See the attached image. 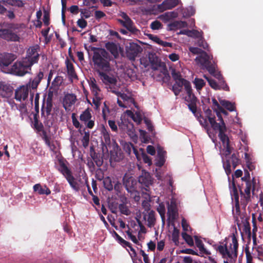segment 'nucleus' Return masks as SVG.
Returning a JSON list of instances; mask_svg holds the SVG:
<instances>
[{"mask_svg": "<svg viewBox=\"0 0 263 263\" xmlns=\"http://www.w3.org/2000/svg\"><path fill=\"white\" fill-rule=\"evenodd\" d=\"M238 233L235 232L225 238L220 245L215 246L217 252L224 260L223 263H235L238 253Z\"/></svg>", "mask_w": 263, "mask_h": 263, "instance_id": "nucleus-1", "label": "nucleus"}, {"mask_svg": "<svg viewBox=\"0 0 263 263\" xmlns=\"http://www.w3.org/2000/svg\"><path fill=\"white\" fill-rule=\"evenodd\" d=\"M92 58L93 68L99 73L102 71H110L111 66L110 61L112 57L105 49L102 48H93Z\"/></svg>", "mask_w": 263, "mask_h": 263, "instance_id": "nucleus-2", "label": "nucleus"}, {"mask_svg": "<svg viewBox=\"0 0 263 263\" xmlns=\"http://www.w3.org/2000/svg\"><path fill=\"white\" fill-rule=\"evenodd\" d=\"M32 65L25 59L21 61H16L8 69L6 73L11 74L16 76L23 77L27 73H30Z\"/></svg>", "mask_w": 263, "mask_h": 263, "instance_id": "nucleus-3", "label": "nucleus"}, {"mask_svg": "<svg viewBox=\"0 0 263 263\" xmlns=\"http://www.w3.org/2000/svg\"><path fill=\"white\" fill-rule=\"evenodd\" d=\"M45 97L46 95L44 96L42 104L41 117L44 119V123L45 125L50 127L53 124V122L48 119L53 107V102L45 101Z\"/></svg>", "mask_w": 263, "mask_h": 263, "instance_id": "nucleus-4", "label": "nucleus"}, {"mask_svg": "<svg viewBox=\"0 0 263 263\" xmlns=\"http://www.w3.org/2000/svg\"><path fill=\"white\" fill-rule=\"evenodd\" d=\"M213 57L209 55L205 51H203L195 59L196 61L204 67L208 72H213L214 66L216 64L214 61L212 62Z\"/></svg>", "mask_w": 263, "mask_h": 263, "instance_id": "nucleus-5", "label": "nucleus"}, {"mask_svg": "<svg viewBox=\"0 0 263 263\" xmlns=\"http://www.w3.org/2000/svg\"><path fill=\"white\" fill-rule=\"evenodd\" d=\"M187 96L185 98V100L187 102V106L189 109L192 112L195 117H198V113H197V98L193 93L192 86L185 90Z\"/></svg>", "mask_w": 263, "mask_h": 263, "instance_id": "nucleus-6", "label": "nucleus"}, {"mask_svg": "<svg viewBox=\"0 0 263 263\" xmlns=\"http://www.w3.org/2000/svg\"><path fill=\"white\" fill-rule=\"evenodd\" d=\"M0 38L7 42H19L20 37L16 32L13 31L12 27L0 29Z\"/></svg>", "mask_w": 263, "mask_h": 263, "instance_id": "nucleus-7", "label": "nucleus"}, {"mask_svg": "<svg viewBox=\"0 0 263 263\" xmlns=\"http://www.w3.org/2000/svg\"><path fill=\"white\" fill-rule=\"evenodd\" d=\"M16 59V56L11 53L3 52L0 53V68L2 71L6 73L9 65Z\"/></svg>", "mask_w": 263, "mask_h": 263, "instance_id": "nucleus-8", "label": "nucleus"}, {"mask_svg": "<svg viewBox=\"0 0 263 263\" xmlns=\"http://www.w3.org/2000/svg\"><path fill=\"white\" fill-rule=\"evenodd\" d=\"M138 181L141 184V187L147 192L149 191V186L153 183V179L150 173L145 170L142 171L141 174L139 176Z\"/></svg>", "mask_w": 263, "mask_h": 263, "instance_id": "nucleus-9", "label": "nucleus"}, {"mask_svg": "<svg viewBox=\"0 0 263 263\" xmlns=\"http://www.w3.org/2000/svg\"><path fill=\"white\" fill-rule=\"evenodd\" d=\"M142 50L141 47L137 43H129L126 47V54L128 59L134 61L139 53Z\"/></svg>", "mask_w": 263, "mask_h": 263, "instance_id": "nucleus-10", "label": "nucleus"}, {"mask_svg": "<svg viewBox=\"0 0 263 263\" xmlns=\"http://www.w3.org/2000/svg\"><path fill=\"white\" fill-rule=\"evenodd\" d=\"M39 47L36 46H32L30 47L27 52V56L24 58L32 66L38 62L40 54L37 52Z\"/></svg>", "mask_w": 263, "mask_h": 263, "instance_id": "nucleus-11", "label": "nucleus"}, {"mask_svg": "<svg viewBox=\"0 0 263 263\" xmlns=\"http://www.w3.org/2000/svg\"><path fill=\"white\" fill-rule=\"evenodd\" d=\"M123 184L128 193H133L136 190L137 180L132 176L125 175L123 178Z\"/></svg>", "mask_w": 263, "mask_h": 263, "instance_id": "nucleus-12", "label": "nucleus"}, {"mask_svg": "<svg viewBox=\"0 0 263 263\" xmlns=\"http://www.w3.org/2000/svg\"><path fill=\"white\" fill-rule=\"evenodd\" d=\"M252 189V184L251 181H247L246 184V189L244 190V192L242 191L241 189H240V202L241 204L243 205L245 208L248 202L250 200V192Z\"/></svg>", "mask_w": 263, "mask_h": 263, "instance_id": "nucleus-13", "label": "nucleus"}, {"mask_svg": "<svg viewBox=\"0 0 263 263\" xmlns=\"http://www.w3.org/2000/svg\"><path fill=\"white\" fill-rule=\"evenodd\" d=\"M44 77V73L42 71L37 73L36 76L33 79H30L29 82L25 85L27 86L28 90H36Z\"/></svg>", "mask_w": 263, "mask_h": 263, "instance_id": "nucleus-14", "label": "nucleus"}, {"mask_svg": "<svg viewBox=\"0 0 263 263\" xmlns=\"http://www.w3.org/2000/svg\"><path fill=\"white\" fill-rule=\"evenodd\" d=\"M29 91L27 86H21L15 90L14 99L20 102L25 101L28 98Z\"/></svg>", "mask_w": 263, "mask_h": 263, "instance_id": "nucleus-15", "label": "nucleus"}, {"mask_svg": "<svg viewBox=\"0 0 263 263\" xmlns=\"http://www.w3.org/2000/svg\"><path fill=\"white\" fill-rule=\"evenodd\" d=\"M179 4V0H165L157 5V9L160 12L175 8Z\"/></svg>", "mask_w": 263, "mask_h": 263, "instance_id": "nucleus-16", "label": "nucleus"}, {"mask_svg": "<svg viewBox=\"0 0 263 263\" xmlns=\"http://www.w3.org/2000/svg\"><path fill=\"white\" fill-rule=\"evenodd\" d=\"M167 214L168 220L173 222L178 215V210L175 202L172 201L170 203L167 202Z\"/></svg>", "mask_w": 263, "mask_h": 263, "instance_id": "nucleus-17", "label": "nucleus"}, {"mask_svg": "<svg viewBox=\"0 0 263 263\" xmlns=\"http://www.w3.org/2000/svg\"><path fill=\"white\" fill-rule=\"evenodd\" d=\"M76 96L73 93H67L64 96L63 99V107L66 110H70L71 107L74 105L76 102Z\"/></svg>", "mask_w": 263, "mask_h": 263, "instance_id": "nucleus-18", "label": "nucleus"}, {"mask_svg": "<svg viewBox=\"0 0 263 263\" xmlns=\"http://www.w3.org/2000/svg\"><path fill=\"white\" fill-rule=\"evenodd\" d=\"M65 64L69 80L72 82L73 79L78 80V77L76 72L74 66L68 58L65 61Z\"/></svg>", "mask_w": 263, "mask_h": 263, "instance_id": "nucleus-19", "label": "nucleus"}, {"mask_svg": "<svg viewBox=\"0 0 263 263\" xmlns=\"http://www.w3.org/2000/svg\"><path fill=\"white\" fill-rule=\"evenodd\" d=\"M65 161H66V160H64L63 159H59V166L57 169L65 177V178H66L71 175L72 174V172L65 163Z\"/></svg>", "mask_w": 263, "mask_h": 263, "instance_id": "nucleus-20", "label": "nucleus"}, {"mask_svg": "<svg viewBox=\"0 0 263 263\" xmlns=\"http://www.w3.org/2000/svg\"><path fill=\"white\" fill-rule=\"evenodd\" d=\"M194 237L195 241V245L199 250L198 256H203L204 254L207 255H211V252L204 248L202 241L199 239L197 236H194Z\"/></svg>", "mask_w": 263, "mask_h": 263, "instance_id": "nucleus-21", "label": "nucleus"}, {"mask_svg": "<svg viewBox=\"0 0 263 263\" xmlns=\"http://www.w3.org/2000/svg\"><path fill=\"white\" fill-rule=\"evenodd\" d=\"M109 71H102L98 73L101 80L105 84H116L117 82V79L114 77H110L107 73Z\"/></svg>", "mask_w": 263, "mask_h": 263, "instance_id": "nucleus-22", "label": "nucleus"}, {"mask_svg": "<svg viewBox=\"0 0 263 263\" xmlns=\"http://www.w3.org/2000/svg\"><path fill=\"white\" fill-rule=\"evenodd\" d=\"M33 191L36 192L39 195H46L50 194L51 191L50 189L46 186H42L40 183L35 184L33 186Z\"/></svg>", "mask_w": 263, "mask_h": 263, "instance_id": "nucleus-23", "label": "nucleus"}, {"mask_svg": "<svg viewBox=\"0 0 263 263\" xmlns=\"http://www.w3.org/2000/svg\"><path fill=\"white\" fill-rule=\"evenodd\" d=\"M118 21L132 33L137 35L140 32L139 30L134 25V23H128V22L121 19H118Z\"/></svg>", "mask_w": 263, "mask_h": 263, "instance_id": "nucleus-24", "label": "nucleus"}, {"mask_svg": "<svg viewBox=\"0 0 263 263\" xmlns=\"http://www.w3.org/2000/svg\"><path fill=\"white\" fill-rule=\"evenodd\" d=\"M148 59L152 66V68L154 70H157L159 67H162V64H163L161 62L160 60L155 54H149Z\"/></svg>", "mask_w": 263, "mask_h": 263, "instance_id": "nucleus-25", "label": "nucleus"}, {"mask_svg": "<svg viewBox=\"0 0 263 263\" xmlns=\"http://www.w3.org/2000/svg\"><path fill=\"white\" fill-rule=\"evenodd\" d=\"M186 25L187 24L185 22L175 21L167 25V30L170 31L176 30L178 29L184 27L186 26Z\"/></svg>", "mask_w": 263, "mask_h": 263, "instance_id": "nucleus-26", "label": "nucleus"}, {"mask_svg": "<svg viewBox=\"0 0 263 263\" xmlns=\"http://www.w3.org/2000/svg\"><path fill=\"white\" fill-rule=\"evenodd\" d=\"M180 34H185L188 36H190L194 38L199 39L200 37H202L203 32H199L197 30H182L180 32Z\"/></svg>", "mask_w": 263, "mask_h": 263, "instance_id": "nucleus-27", "label": "nucleus"}, {"mask_svg": "<svg viewBox=\"0 0 263 263\" xmlns=\"http://www.w3.org/2000/svg\"><path fill=\"white\" fill-rule=\"evenodd\" d=\"M214 110L216 112V115L218 117V120L219 121V123L217 122V125H214V126H211L212 128L216 130L217 129H220V128H222L223 126L224 127H226V124L224 123V122L223 120L222 117L221 115L220 114V112H218V110L216 109L215 108H214Z\"/></svg>", "mask_w": 263, "mask_h": 263, "instance_id": "nucleus-28", "label": "nucleus"}, {"mask_svg": "<svg viewBox=\"0 0 263 263\" xmlns=\"http://www.w3.org/2000/svg\"><path fill=\"white\" fill-rule=\"evenodd\" d=\"M219 131L218 137L222 143L223 145H225L226 143H228L230 142L228 136L225 134V132L227 130L226 127L223 126L222 128L220 129H217Z\"/></svg>", "mask_w": 263, "mask_h": 263, "instance_id": "nucleus-29", "label": "nucleus"}, {"mask_svg": "<svg viewBox=\"0 0 263 263\" xmlns=\"http://www.w3.org/2000/svg\"><path fill=\"white\" fill-rule=\"evenodd\" d=\"M90 156L97 166L100 167L102 165L103 163V159L100 154L97 153L95 151H91Z\"/></svg>", "mask_w": 263, "mask_h": 263, "instance_id": "nucleus-30", "label": "nucleus"}, {"mask_svg": "<svg viewBox=\"0 0 263 263\" xmlns=\"http://www.w3.org/2000/svg\"><path fill=\"white\" fill-rule=\"evenodd\" d=\"M119 127H126V132L129 136L133 137L136 136L135 129L134 128V124L133 123H129L128 124H125L123 123L122 125H119Z\"/></svg>", "mask_w": 263, "mask_h": 263, "instance_id": "nucleus-31", "label": "nucleus"}, {"mask_svg": "<svg viewBox=\"0 0 263 263\" xmlns=\"http://www.w3.org/2000/svg\"><path fill=\"white\" fill-rule=\"evenodd\" d=\"M123 149L128 155H130L133 151L136 156L138 155V151L131 142H126L123 146Z\"/></svg>", "mask_w": 263, "mask_h": 263, "instance_id": "nucleus-32", "label": "nucleus"}, {"mask_svg": "<svg viewBox=\"0 0 263 263\" xmlns=\"http://www.w3.org/2000/svg\"><path fill=\"white\" fill-rule=\"evenodd\" d=\"M105 47L115 57L118 55L117 46L115 43L108 42L105 44Z\"/></svg>", "mask_w": 263, "mask_h": 263, "instance_id": "nucleus-33", "label": "nucleus"}, {"mask_svg": "<svg viewBox=\"0 0 263 263\" xmlns=\"http://www.w3.org/2000/svg\"><path fill=\"white\" fill-rule=\"evenodd\" d=\"M65 178L66 179L70 186L73 190H74L76 192H78L80 190L79 185L77 182L75 180V178L73 176L72 174Z\"/></svg>", "mask_w": 263, "mask_h": 263, "instance_id": "nucleus-34", "label": "nucleus"}, {"mask_svg": "<svg viewBox=\"0 0 263 263\" xmlns=\"http://www.w3.org/2000/svg\"><path fill=\"white\" fill-rule=\"evenodd\" d=\"M204 113L205 115V118L208 119L211 126H214L213 125H217V122L215 120V117L214 115L212 114V110L210 108L206 109L204 111Z\"/></svg>", "mask_w": 263, "mask_h": 263, "instance_id": "nucleus-35", "label": "nucleus"}, {"mask_svg": "<svg viewBox=\"0 0 263 263\" xmlns=\"http://www.w3.org/2000/svg\"><path fill=\"white\" fill-rule=\"evenodd\" d=\"M219 103L222 106L224 107L230 111H233L235 110L236 107L235 104L232 103L229 101L225 100H220Z\"/></svg>", "mask_w": 263, "mask_h": 263, "instance_id": "nucleus-36", "label": "nucleus"}, {"mask_svg": "<svg viewBox=\"0 0 263 263\" xmlns=\"http://www.w3.org/2000/svg\"><path fill=\"white\" fill-rule=\"evenodd\" d=\"M147 213L144 214V218H146ZM147 215V222L148 223V226H154L155 223L156 218H155V212L153 210L149 211Z\"/></svg>", "mask_w": 263, "mask_h": 263, "instance_id": "nucleus-37", "label": "nucleus"}, {"mask_svg": "<svg viewBox=\"0 0 263 263\" xmlns=\"http://www.w3.org/2000/svg\"><path fill=\"white\" fill-rule=\"evenodd\" d=\"M11 92L12 90L9 86L3 83V86L0 89V95L3 98H7L10 96Z\"/></svg>", "mask_w": 263, "mask_h": 263, "instance_id": "nucleus-38", "label": "nucleus"}, {"mask_svg": "<svg viewBox=\"0 0 263 263\" xmlns=\"http://www.w3.org/2000/svg\"><path fill=\"white\" fill-rule=\"evenodd\" d=\"M39 117H36V115H33V119H34V128L36 129L38 132H42V136H43V132H46L44 130V126L43 124L41 122H39Z\"/></svg>", "mask_w": 263, "mask_h": 263, "instance_id": "nucleus-39", "label": "nucleus"}, {"mask_svg": "<svg viewBox=\"0 0 263 263\" xmlns=\"http://www.w3.org/2000/svg\"><path fill=\"white\" fill-rule=\"evenodd\" d=\"M91 114L89 108L85 109L80 115V120L86 123L91 118Z\"/></svg>", "mask_w": 263, "mask_h": 263, "instance_id": "nucleus-40", "label": "nucleus"}, {"mask_svg": "<svg viewBox=\"0 0 263 263\" xmlns=\"http://www.w3.org/2000/svg\"><path fill=\"white\" fill-rule=\"evenodd\" d=\"M232 184L233 186V192L235 199L236 210L237 212H240V208L239 204V195L234 181H233Z\"/></svg>", "mask_w": 263, "mask_h": 263, "instance_id": "nucleus-41", "label": "nucleus"}, {"mask_svg": "<svg viewBox=\"0 0 263 263\" xmlns=\"http://www.w3.org/2000/svg\"><path fill=\"white\" fill-rule=\"evenodd\" d=\"M63 82V78L61 76H57L51 83V85L50 86L55 90L59 89L60 86L61 85Z\"/></svg>", "mask_w": 263, "mask_h": 263, "instance_id": "nucleus-42", "label": "nucleus"}, {"mask_svg": "<svg viewBox=\"0 0 263 263\" xmlns=\"http://www.w3.org/2000/svg\"><path fill=\"white\" fill-rule=\"evenodd\" d=\"M175 84H176V86H177L178 87H179V88H181V87L183 86H184L185 90L187 89L188 88L191 87L190 82L182 78L179 80L176 81V83Z\"/></svg>", "mask_w": 263, "mask_h": 263, "instance_id": "nucleus-43", "label": "nucleus"}, {"mask_svg": "<svg viewBox=\"0 0 263 263\" xmlns=\"http://www.w3.org/2000/svg\"><path fill=\"white\" fill-rule=\"evenodd\" d=\"M157 211L160 214V216L162 220V222L164 224L165 223V205L163 202H161L159 204V205L157 208Z\"/></svg>", "mask_w": 263, "mask_h": 263, "instance_id": "nucleus-44", "label": "nucleus"}, {"mask_svg": "<svg viewBox=\"0 0 263 263\" xmlns=\"http://www.w3.org/2000/svg\"><path fill=\"white\" fill-rule=\"evenodd\" d=\"M42 139L45 141L46 144L50 148V150L54 151L55 148V146L53 143L50 142V137L47 135L46 132H43Z\"/></svg>", "mask_w": 263, "mask_h": 263, "instance_id": "nucleus-45", "label": "nucleus"}, {"mask_svg": "<svg viewBox=\"0 0 263 263\" xmlns=\"http://www.w3.org/2000/svg\"><path fill=\"white\" fill-rule=\"evenodd\" d=\"M3 2L19 8L23 7L24 6V2L21 0H3Z\"/></svg>", "mask_w": 263, "mask_h": 263, "instance_id": "nucleus-46", "label": "nucleus"}, {"mask_svg": "<svg viewBox=\"0 0 263 263\" xmlns=\"http://www.w3.org/2000/svg\"><path fill=\"white\" fill-rule=\"evenodd\" d=\"M89 86L93 96H99V92L100 91V89L97 84L96 81L95 79L91 81V82L89 83Z\"/></svg>", "mask_w": 263, "mask_h": 263, "instance_id": "nucleus-47", "label": "nucleus"}, {"mask_svg": "<svg viewBox=\"0 0 263 263\" xmlns=\"http://www.w3.org/2000/svg\"><path fill=\"white\" fill-rule=\"evenodd\" d=\"M177 16V13L174 11L167 12L160 16L162 20L169 21L171 18H175Z\"/></svg>", "mask_w": 263, "mask_h": 263, "instance_id": "nucleus-48", "label": "nucleus"}, {"mask_svg": "<svg viewBox=\"0 0 263 263\" xmlns=\"http://www.w3.org/2000/svg\"><path fill=\"white\" fill-rule=\"evenodd\" d=\"M58 90H55L54 88L49 87L47 91V95L46 96L47 98L46 99L45 98V101L53 102V96L54 95H57L58 94Z\"/></svg>", "mask_w": 263, "mask_h": 263, "instance_id": "nucleus-49", "label": "nucleus"}, {"mask_svg": "<svg viewBox=\"0 0 263 263\" xmlns=\"http://www.w3.org/2000/svg\"><path fill=\"white\" fill-rule=\"evenodd\" d=\"M181 236L185 242L190 247L194 246V242L192 237L186 233V232H182Z\"/></svg>", "mask_w": 263, "mask_h": 263, "instance_id": "nucleus-50", "label": "nucleus"}, {"mask_svg": "<svg viewBox=\"0 0 263 263\" xmlns=\"http://www.w3.org/2000/svg\"><path fill=\"white\" fill-rule=\"evenodd\" d=\"M195 88L198 91L201 90L205 85V82L202 79L196 78L194 81Z\"/></svg>", "mask_w": 263, "mask_h": 263, "instance_id": "nucleus-51", "label": "nucleus"}, {"mask_svg": "<svg viewBox=\"0 0 263 263\" xmlns=\"http://www.w3.org/2000/svg\"><path fill=\"white\" fill-rule=\"evenodd\" d=\"M229 160H230V163L232 164L233 169H235L236 167L240 161L238 156L235 154H232Z\"/></svg>", "mask_w": 263, "mask_h": 263, "instance_id": "nucleus-52", "label": "nucleus"}, {"mask_svg": "<svg viewBox=\"0 0 263 263\" xmlns=\"http://www.w3.org/2000/svg\"><path fill=\"white\" fill-rule=\"evenodd\" d=\"M104 187L109 191L113 190V184L110 177H106L103 181Z\"/></svg>", "mask_w": 263, "mask_h": 263, "instance_id": "nucleus-53", "label": "nucleus"}, {"mask_svg": "<svg viewBox=\"0 0 263 263\" xmlns=\"http://www.w3.org/2000/svg\"><path fill=\"white\" fill-rule=\"evenodd\" d=\"M172 240L176 244L179 243V230L174 228L172 234Z\"/></svg>", "mask_w": 263, "mask_h": 263, "instance_id": "nucleus-54", "label": "nucleus"}, {"mask_svg": "<svg viewBox=\"0 0 263 263\" xmlns=\"http://www.w3.org/2000/svg\"><path fill=\"white\" fill-rule=\"evenodd\" d=\"M204 78H205L208 81L210 86L213 89L215 90H219V87L218 86V83L216 82L213 79H212L205 75L204 76Z\"/></svg>", "mask_w": 263, "mask_h": 263, "instance_id": "nucleus-55", "label": "nucleus"}, {"mask_svg": "<svg viewBox=\"0 0 263 263\" xmlns=\"http://www.w3.org/2000/svg\"><path fill=\"white\" fill-rule=\"evenodd\" d=\"M217 65L216 64L214 66V70L213 72H209L211 75L216 78L218 81L223 79V77H222L221 73L220 71L216 70Z\"/></svg>", "mask_w": 263, "mask_h": 263, "instance_id": "nucleus-56", "label": "nucleus"}, {"mask_svg": "<svg viewBox=\"0 0 263 263\" xmlns=\"http://www.w3.org/2000/svg\"><path fill=\"white\" fill-rule=\"evenodd\" d=\"M198 113V117H196L200 122V124L204 127H208V123L207 122L206 119L203 117L199 112H197Z\"/></svg>", "mask_w": 263, "mask_h": 263, "instance_id": "nucleus-57", "label": "nucleus"}, {"mask_svg": "<svg viewBox=\"0 0 263 263\" xmlns=\"http://www.w3.org/2000/svg\"><path fill=\"white\" fill-rule=\"evenodd\" d=\"M198 113V117H196L200 122V124L204 127H208V123L207 122L206 119L203 117L199 112H197Z\"/></svg>", "mask_w": 263, "mask_h": 263, "instance_id": "nucleus-58", "label": "nucleus"}, {"mask_svg": "<svg viewBox=\"0 0 263 263\" xmlns=\"http://www.w3.org/2000/svg\"><path fill=\"white\" fill-rule=\"evenodd\" d=\"M197 44L198 46L204 49H207L209 46L208 44L203 39V35H202V37H200L198 39Z\"/></svg>", "mask_w": 263, "mask_h": 263, "instance_id": "nucleus-59", "label": "nucleus"}, {"mask_svg": "<svg viewBox=\"0 0 263 263\" xmlns=\"http://www.w3.org/2000/svg\"><path fill=\"white\" fill-rule=\"evenodd\" d=\"M119 209L120 212L125 215H128L130 214V211L127 206L124 203L120 204L119 205Z\"/></svg>", "mask_w": 263, "mask_h": 263, "instance_id": "nucleus-60", "label": "nucleus"}, {"mask_svg": "<svg viewBox=\"0 0 263 263\" xmlns=\"http://www.w3.org/2000/svg\"><path fill=\"white\" fill-rule=\"evenodd\" d=\"M162 27L161 23L157 20L153 21L151 24V28L153 30H158L162 28Z\"/></svg>", "mask_w": 263, "mask_h": 263, "instance_id": "nucleus-61", "label": "nucleus"}, {"mask_svg": "<svg viewBox=\"0 0 263 263\" xmlns=\"http://www.w3.org/2000/svg\"><path fill=\"white\" fill-rule=\"evenodd\" d=\"M218 86L219 89H223L226 91H229V87L227 84L226 81L224 80V78L218 81Z\"/></svg>", "mask_w": 263, "mask_h": 263, "instance_id": "nucleus-62", "label": "nucleus"}, {"mask_svg": "<svg viewBox=\"0 0 263 263\" xmlns=\"http://www.w3.org/2000/svg\"><path fill=\"white\" fill-rule=\"evenodd\" d=\"M83 145L84 147L88 146L89 142V133L85 132L82 140Z\"/></svg>", "mask_w": 263, "mask_h": 263, "instance_id": "nucleus-63", "label": "nucleus"}, {"mask_svg": "<svg viewBox=\"0 0 263 263\" xmlns=\"http://www.w3.org/2000/svg\"><path fill=\"white\" fill-rule=\"evenodd\" d=\"M140 137L142 139V141L143 143H147L149 141V138L147 135V133L145 130L140 129Z\"/></svg>", "mask_w": 263, "mask_h": 263, "instance_id": "nucleus-64", "label": "nucleus"}]
</instances>
